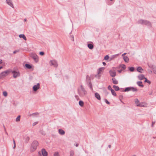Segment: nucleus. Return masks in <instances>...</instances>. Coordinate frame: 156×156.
<instances>
[{
	"mask_svg": "<svg viewBox=\"0 0 156 156\" xmlns=\"http://www.w3.org/2000/svg\"><path fill=\"white\" fill-rule=\"evenodd\" d=\"M80 89H78V93L80 97H83L87 94V91L82 85H80Z\"/></svg>",
	"mask_w": 156,
	"mask_h": 156,
	"instance_id": "1",
	"label": "nucleus"
},
{
	"mask_svg": "<svg viewBox=\"0 0 156 156\" xmlns=\"http://www.w3.org/2000/svg\"><path fill=\"white\" fill-rule=\"evenodd\" d=\"M137 23L139 24L145 25L150 27H152L151 23V22L145 20H139L137 21Z\"/></svg>",
	"mask_w": 156,
	"mask_h": 156,
	"instance_id": "2",
	"label": "nucleus"
},
{
	"mask_svg": "<svg viewBox=\"0 0 156 156\" xmlns=\"http://www.w3.org/2000/svg\"><path fill=\"white\" fill-rule=\"evenodd\" d=\"M39 145L38 142L37 140H34L31 143L30 146V151L33 152L37 149V147Z\"/></svg>",
	"mask_w": 156,
	"mask_h": 156,
	"instance_id": "3",
	"label": "nucleus"
},
{
	"mask_svg": "<svg viewBox=\"0 0 156 156\" xmlns=\"http://www.w3.org/2000/svg\"><path fill=\"white\" fill-rule=\"evenodd\" d=\"M11 69H9L7 70L2 72L0 73V79H1L5 77L11 73Z\"/></svg>",
	"mask_w": 156,
	"mask_h": 156,
	"instance_id": "4",
	"label": "nucleus"
},
{
	"mask_svg": "<svg viewBox=\"0 0 156 156\" xmlns=\"http://www.w3.org/2000/svg\"><path fill=\"white\" fill-rule=\"evenodd\" d=\"M11 73L13 74V76L14 78H16L17 77L20 76V73L19 71L17 72L14 70H12V69H11Z\"/></svg>",
	"mask_w": 156,
	"mask_h": 156,
	"instance_id": "5",
	"label": "nucleus"
},
{
	"mask_svg": "<svg viewBox=\"0 0 156 156\" xmlns=\"http://www.w3.org/2000/svg\"><path fill=\"white\" fill-rule=\"evenodd\" d=\"M105 69V68L104 67H101L99 68L98 70V74L95 75V77H96L98 76V78L99 79L101 76L100 75H99V74L101 73V72H102L104 71Z\"/></svg>",
	"mask_w": 156,
	"mask_h": 156,
	"instance_id": "6",
	"label": "nucleus"
},
{
	"mask_svg": "<svg viewBox=\"0 0 156 156\" xmlns=\"http://www.w3.org/2000/svg\"><path fill=\"white\" fill-rule=\"evenodd\" d=\"M51 66H53L54 67L57 68L58 66V64L56 61L55 60H51L50 62Z\"/></svg>",
	"mask_w": 156,
	"mask_h": 156,
	"instance_id": "7",
	"label": "nucleus"
},
{
	"mask_svg": "<svg viewBox=\"0 0 156 156\" xmlns=\"http://www.w3.org/2000/svg\"><path fill=\"white\" fill-rule=\"evenodd\" d=\"M24 67L26 69H32V70H33L34 69V67L30 64L26 63L25 64Z\"/></svg>",
	"mask_w": 156,
	"mask_h": 156,
	"instance_id": "8",
	"label": "nucleus"
},
{
	"mask_svg": "<svg viewBox=\"0 0 156 156\" xmlns=\"http://www.w3.org/2000/svg\"><path fill=\"white\" fill-rule=\"evenodd\" d=\"M40 88V84L39 83H37L36 85H34L33 87V90L34 91H36Z\"/></svg>",
	"mask_w": 156,
	"mask_h": 156,
	"instance_id": "9",
	"label": "nucleus"
},
{
	"mask_svg": "<svg viewBox=\"0 0 156 156\" xmlns=\"http://www.w3.org/2000/svg\"><path fill=\"white\" fill-rule=\"evenodd\" d=\"M31 57L33 58L34 61L36 62H38V57L37 55L35 54H33L31 55Z\"/></svg>",
	"mask_w": 156,
	"mask_h": 156,
	"instance_id": "10",
	"label": "nucleus"
},
{
	"mask_svg": "<svg viewBox=\"0 0 156 156\" xmlns=\"http://www.w3.org/2000/svg\"><path fill=\"white\" fill-rule=\"evenodd\" d=\"M42 154L43 156H47L48 154L44 148H42L41 150Z\"/></svg>",
	"mask_w": 156,
	"mask_h": 156,
	"instance_id": "11",
	"label": "nucleus"
},
{
	"mask_svg": "<svg viewBox=\"0 0 156 156\" xmlns=\"http://www.w3.org/2000/svg\"><path fill=\"white\" fill-rule=\"evenodd\" d=\"M109 73L112 77H115L116 76V72L115 71H113L112 70H110Z\"/></svg>",
	"mask_w": 156,
	"mask_h": 156,
	"instance_id": "12",
	"label": "nucleus"
},
{
	"mask_svg": "<svg viewBox=\"0 0 156 156\" xmlns=\"http://www.w3.org/2000/svg\"><path fill=\"white\" fill-rule=\"evenodd\" d=\"M121 90H121V92H128L129 91H131V87H126L124 89H123V88H121Z\"/></svg>",
	"mask_w": 156,
	"mask_h": 156,
	"instance_id": "13",
	"label": "nucleus"
},
{
	"mask_svg": "<svg viewBox=\"0 0 156 156\" xmlns=\"http://www.w3.org/2000/svg\"><path fill=\"white\" fill-rule=\"evenodd\" d=\"M6 3L12 8H14L13 5L11 0H6Z\"/></svg>",
	"mask_w": 156,
	"mask_h": 156,
	"instance_id": "14",
	"label": "nucleus"
},
{
	"mask_svg": "<svg viewBox=\"0 0 156 156\" xmlns=\"http://www.w3.org/2000/svg\"><path fill=\"white\" fill-rule=\"evenodd\" d=\"M87 47L90 49H92L94 47V44L92 42L87 44Z\"/></svg>",
	"mask_w": 156,
	"mask_h": 156,
	"instance_id": "15",
	"label": "nucleus"
},
{
	"mask_svg": "<svg viewBox=\"0 0 156 156\" xmlns=\"http://www.w3.org/2000/svg\"><path fill=\"white\" fill-rule=\"evenodd\" d=\"M121 68L122 69H123V70H125L126 68V66L124 64H120L119 65V66L117 67L118 69H119L120 68Z\"/></svg>",
	"mask_w": 156,
	"mask_h": 156,
	"instance_id": "16",
	"label": "nucleus"
},
{
	"mask_svg": "<svg viewBox=\"0 0 156 156\" xmlns=\"http://www.w3.org/2000/svg\"><path fill=\"white\" fill-rule=\"evenodd\" d=\"M95 97L98 100H100L101 98L99 94L97 92H96L94 94Z\"/></svg>",
	"mask_w": 156,
	"mask_h": 156,
	"instance_id": "17",
	"label": "nucleus"
},
{
	"mask_svg": "<svg viewBox=\"0 0 156 156\" xmlns=\"http://www.w3.org/2000/svg\"><path fill=\"white\" fill-rule=\"evenodd\" d=\"M138 77L140 80H143V79H145V78L144 75L143 74H140L138 76Z\"/></svg>",
	"mask_w": 156,
	"mask_h": 156,
	"instance_id": "18",
	"label": "nucleus"
},
{
	"mask_svg": "<svg viewBox=\"0 0 156 156\" xmlns=\"http://www.w3.org/2000/svg\"><path fill=\"white\" fill-rule=\"evenodd\" d=\"M136 70L137 71L140 73H142V71H144V70L140 66H138L137 67Z\"/></svg>",
	"mask_w": 156,
	"mask_h": 156,
	"instance_id": "19",
	"label": "nucleus"
},
{
	"mask_svg": "<svg viewBox=\"0 0 156 156\" xmlns=\"http://www.w3.org/2000/svg\"><path fill=\"white\" fill-rule=\"evenodd\" d=\"M58 133L61 135H63L65 134V131L63 129H59L58 130Z\"/></svg>",
	"mask_w": 156,
	"mask_h": 156,
	"instance_id": "20",
	"label": "nucleus"
},
{
	"mask_svg": "<svg viewBox=\"0 0 156 156\" xmlns=\"http://www.w3.org/2000/svg\"><path fill=\"white\" fill-rule=\"evenodd\" d=\"M139 102V100L138 99L136 98L135 100V103L136 104H137V106L139 107H142L143 106L141 104H137Z\"/></svg>",
	"mask_w": 156,
	"mask_h": 156,
	"instance_id": "21",
	"label": "nucleus"
},
{
	"mask_svg": "<svg viewBox=\"0 0 156 156\" xmlns=\"http://www.w3.org/2000/svg\"><path fill=\"white\" fill-rule=\"evenodd\" d=\"M19 36L20 38H23L25 41H26L27 40L26 37L24 34H20Z\"/></svg>",
	"mask_w": 156,
	"mask_h": 156,
	"instance_id": "22",
	"label": "nucleus"
},
{
	"mask_svg": "<svg viewBox=\"0 0 156 156\" xmlns=\"http://www.w3.org/2000/svg\"><path fill=\"white\" fill-rule=\"evenodd\" d=\"M112 83L114 84H116L118 83V81L114 77H113L112 78Z\"/></svg>",
	"mask_w": 156,
	"mask_h": 156,
	"instance_id": "23",
	"label": "nucleus"
},
{
	"mask_svg": "<svg viewBox=\"0 0 156 156\" xmlns=\"http://www.w3.org/2000/svg\"><path fill=\"white\" fill-rule=\"evenodd\" d=\"M137 84L140 87H143L144 85L142 84V82L141 81H138L137 82Z\"/></svg>",
	"mask_w": 156,
	"mask_h": 156,
	"instance_id": "24",
	"label": "nucleus"
},
{
	"mask_svg": "<svg viewBox=\"0 0 156 156\" xmlns=\"http://www.w3.org/2000/svg\"><path fill=\"white\" fill-rule=\"evenodd\" d=\"M123 59L124 61L126 62H128L129 60L128 57L127 56H124L123 57Z\"/></svg>",
	"mask_w": 156,
	"mask_h": 156,
	"instance_id": "25",
	"label": "nucleus"
},
{
	"mask_svg": "<svg viewBox=\"0 0 156 156\" xmlns=\"http://www.w3.org/2000/svg\"><path fill=\"white\" fill-rule=\"evenodd\" d=\"M113 87L114 88L115 90L116 91H118L120 90L119 87L117 86L114 85L113 86Z\"/></svg>",
	"mask_w": 156,
	"mask_h": 156,
	"instance_id": "26",
	"label": "nucleus"
},
{
	"mask_svg": "<svg viewBox=\"0 0 156 156\" xmlns=\"http://www.w3.org/2000/svg\"><path fill=\"white\" fill-rule=\"evenodd\" d=\"M131 91L133 92L137 91H138L137 89L135 87H131Z\"/></svg>",
	"mask_w": 156,
	"mask_h": 156,
	"instance_id": "27",
	"label": "nucleus"
},
{
	"mask_svg": "<svg viewBox=\"0 0 156 156\" xmlns=\"http://www.w3.org/2000/svg\"><path fill=\"white\" fill-rule=\"evenodd\" d=\"M128 69L130 71L133 72L134 71L135 68L133 67H128Z\"/></svg>",
	"mask_w": 156,
	"mask_h": 156,
	"instance_id": "28",
	"label": "nucleus"
},
{
	"mask_svg": "<svg viewBox=\"0 0 156 156\" xmlns=\"http://www.w3.org/2000/svg\"><path fill=\"white\" fill-rule=\"evenodd\" d=\"M79 105L81 107H83L84 106V102L82 100H80L79 102Z\"/></svg>",
	"mask_w": 156,
	"mask_h": 156,
	"instance_id": "29",
	"label": "nucleus"
},
{
	"mask_svg": "<svg viewBox=\"0 0 156 156\" xmlns=\"http://www.w3.org/2000/svg\"><path fill=\"white\" fill-rule=\"evenodd\" d=\"M148 66L149 68L152 69L155 66L154 65L152 64H148Z\"/></svg>",
	"mask_w": 156,
	"mask_h": 156,
	"instance_id": "30",
	"label": "nucleus"
},
{
	"mask_svg": "<svg viewBox=\"0 0 156 156\" xmlns=\"http://www.w3.org/2000/svg\"><path fill=\"white\" fill-rule=\"evenodd\" d=\"M86 79L87 81V82L90 83V82H91V80H90V78L89 76L88 75H87L86 76Z\"/></svg>",
	"mask_w": 156,
	"mask_h": 156,
	"instance_id": "31",
	"label": "nucleus"
},
{
	"mask_svg": "<svg viewBox=\"0 0 156 156\" xmlns=\"http://www.w3.org/2000/svg\"><path fill=\"white\" fill-rule=\"evenodd\" d=\"M30 139V138L29 136H27L25 138V143H27L29 141Z\"/></svg>",
	"mask_w": 156,
	"mask_h": 156,
	"instance_id": "32",
	"label": "nucleus"
},
{
	"mask_svg": "<svg viewBox=\"0 0 156 156\" xmlns=\"http://www.w3.org/2000/svg\"><path fill=\"white\" fill-rule=\"evenodd\" d=\"M144 79H145L144 82L145 83H148L149 84L151 83V82L150 80H148L147 78L145 77V78Z\"/></svg>",
	"mask_w": 156,
	"mask_h": 156,
	"instance_id": "33",
	"label": "nucleus"
},
{
	"mask_svg": "<svg viewBox=\"0 0 156 156\" xmlns=\"http://www.w3.org/2000/svg\"><path fill=\"white\" fill-rule=\"evenodd\" d=\"M111 93L112 94L115 96H117L116 94L115 91H114V90L113 89L111 91Z\"/></svg>",
	"mask_w": 156,
	"mask_h": 156,
	"instance_id": "34",
	"label": "nucleus"
},
{
	"mask_svg": "<svg viewBox=\"0 0 156 156\" xmlns=\"http://www.w3.org/2000/svg\"><path fill=\"white\" fill-rule=\"evenodd\" d=\"M21 116L20 115H19L16 118V122H18L20 121Z\"/></svg>",
	"mask_w": 156,
	"mask_h": 156,
	"instance_id": "35",
	"label": "nucleus"
},
{
	"mask_svg": "<svg viewBox=\"0 0 156 156\" xmlns=\"http://www.w3.org/2000/svg\"><path fill=\"white\" fill-rule=\"evenodd\" d=\"M109 58V56L108 55H105L104 58V59L106 60H108Z\"/></svg>",
	"mask_w": 156,
	"mask_h": 156,
	"instance_id": "36",
	"label": "nucleus"
},
{
	"mask_svg": "<svg viewBox=\"0 0 156 156\" xmlns=\"http://www.w3.org/2000/svg\"><path fill=\"white\" fill-rule=\"evenodd\" d=\"M3 94L4 96L6 97L8 95L7 92L6 91H4L3 92Z\"/></svg>",
	"mask_w": 156,
	"mask_h": 156,
	"instance_id": "37",
	"label": "nucleus"
},
{
	"mask_svg": "<svg viewBox=\"0 0 156 156\" xmlns=\"http://www.w3.org/2000/svg\"><path fill=\"white\" fill-rule=\"evenodd\" d=\"M74 155V151L72 150L70 152V156H73Z\"/></svg>",
	"mask_w": 156,
	"mask_h": 156,
	"instance_id": "38",
	"label": "nucleus"
},
{
	"mask_svg": "<svg viewBox=\"0 0 156 156\" xmlns=\"http://www.w3.org/2000/svg\"><path fill=\"white\" fill-rule=\"evenodd\" d=\"M70 38L71 40L73 41H74V37L73 35H70Z\"/></svg>",
	"mask_w": 156,
	"mask_h": 156,
	"instance_id": "39",
	"label": "nucleus"
},
{
	"mask_svg": "<svg viewBox=\"0 0 156 156\" xmlns=\"http://www.w3.org/2000/svg\"><path fill=\"white\" fill-rule=\"evenodd\" d=\"M53 156H59L58 152H55Z\"/></svg>",
	"mask_w": 156,
	"mask_h": 156,
	"instance_id": "40",
	"label": "nucleus"
},
{
	"mask_svg": "<svg viewBox=\"0 0 156 156\" xmlns=\"http://www.w3.org/2000/svg\"><path fill=\"white\" fill-rule=\"evenodd\" d=\"M104 101L107 104H108V105L110 104V102L109 101H108V100L107 99H105Z\"/></svg>",
	"mask_w": 156,
	"mask_h": 156,
	"instance_id": "41",
	"label": "nucleus"
},
{
	"mask_svg": "<svg viewBox=\"0 0 156 156\" xmlns=\"http://www.w3.org/2000/svg\"><path fill=\"white\" fill-rule=\"evenodd\" d=\"M152 70L153 71V73L156 74V66H155Z\"/></svg>",
	"mask_w": 156,
	"mask_h": 156,
	"instance_id": "42",
	"label": "nucleus"
},
{
	"mask_svg": "<svg viewBox=\"0 0 156 156\" xmlns=\"http://www.w3.org/2000/svg\"><path fill=\"white\" fill-rule=\"evenodd\" d=\"M89 86L90 89H92V86L91 82H90L88 84Z\"/></svg>",
	"mask_w": 156,
	"mask_h": 156,
	"instance_id": "43",
	"label": "nucleus"
},
{
	"mask_svg": "<svg viewBox=\"0 0 156 156\" xmlns=\"http://www.w3.org/2000/svg\"><path fill=\"white\" fill-rule=\"evenodd\" d=\"M119 98L120 100H122L123 98V96L122 95H120L119 96Z\"/></svg>",
	"mask_w": 156,
	"mask_h": 156,
	"instance_id": "44",
	"label": "nucleus"
},
{
	"mask_svg": "<svg viewBox=\"0 0 156 156\" xmlns=\"http://www.w3.org/2000/svg\"><path fill=\"white\" fill-rule=\"evenodd\" d=\"M108 90H110L111 91L112 90H113V89H112V87H111V86L110 85H109L108 86Z\"/></svg>",
	"mask_w": 156,
	"mask_h": 156,
	"instance_id": "45",
	"label": "nucleus"
},
{
	"mask_svg": "<svg viewBox=\"0 0 156 156\" xmlns=\"http://www.w3.org/2000/svg\"><path fill=\"white\" fill-rule=\"evenodd\" d=\"M39 115V113L38 112H35L34 113H32V114H31L30 115V116H31V115Z\"/></svg>",
	"mask_w": 156,
	"mask_h": 156,
	"instance_id": "46",
	"label": "nucleus"
},
{
	"mask_svg": "<svg viewBox=\"0 0 156 156\" xmlns=\"http://www.w3.org/2000/svg\"><path fill=\"white\" fill-rule=\"evenodd\" d=\"M118 54H117L115 55H113L112 56V58H111L110 59V61L112 60L114 58L115 56H118Z\"/></svg>",
	"mask_w": 156,
	"mask_h": 156,
	"instance_id": "47",
	"label": "nucleus"
},
{
	"mask_svg": "<svg viewBox=\"0 0 156 156\" xmlns=\"http://www.w3.org/2000/svg\"><path fill=\"white\" fill-rule=\"evenodd\" d=\"M39 54L41 55H42V56H43V55H44V52L43 51H40V52H39Z\"/></svg>",
	"mask_w": 156,
	"mask_h": 156,
	"instance_id": "48",
	"label": "nucleus"
},
{
	"mask_svg": "<svg viewBox=\"0 0 156 156\" xmlns=\"http://www.w3.org/2000/svg\"><path fill=\"white\" fill-rule=\"evenodd\" d=\"M19 51H20V50H15V51H13V53L14 54H16L17 52H19Z\"/></svg>",
	"mask_w": 156,
	"mask_h": 156,
	"instance_id": "49",
	"label": "nucleus"
},
{
	"mask_svg": "<svg viewBox=\"0 0 156 156\" xmlns=\"http://www.w3.org/2000/svg\"><path fill=\"white\" fill-rule=\"evenodd\" d=\"M38 123V122H34L33 123V126H35V125H37Z\"/></svg>",
	"mask_w": 156,
	"mask_h": 156,
	"instance_id": "50",
	"label": "nucleus"
},
{
	"mask_svg": "<svg viewBox=\"0 0 156 156\" xmlns=\"http://www.w3.org/2000/svg\"><path fill=\"white\" fill-rule=\"evenodd\" d=\"M152 93H153V90H151V91H149L148 92L149 94L150 95H152Z\"/></svg>",
	"mask_w": 156,
	"mask_h": 156,
	"instance_id": "51",
	"label": "nucleus"
},
{
	"mask_svg": "<svg viewBox=\"0 0 156 156\" xmlns=\"http://www.w3.org/2000/svg\"><path fill=\"white\" fill-rule=\"evenodd\" d=\"M155 121H154V122L152 121V123L151 126L152 127H153L154 126V125L155 124Z\"/></svg>",
	"mask_w": 156,
	"mask_h": 156,
	"instance_id": "52",
	"label": "nucleus"
},
{
	"mask_svg": "<svg viewBox=\"0 0 156 156\" xmlns=\"http://www.w3.org/2000/svg\"><path fill=\"white\" fill-rule=\"evenodd\" d=\"M123 71V69H121L120 70H118L117 71L119 73H121L122 72V71Z\"/></svg>",
	"mask_w": 156,
	"mask_h": 156,
	"instance_id": "53",
	"label": "nucleus"
},
{
	"mask_svg": "<svg viewBox=\"0 0 156 156\" xmlns=\"http://www.w3.org/2000/svg\"><path fill=\"white\" fill-rule=\"evenodd\" d=\"M41 134H42V135H45V132L43 131L41 133Z\"/></svg>",
	"mask_w": 156,
	"mask_h": 156,
	"instance_id": "54",
	"label": "nucleus"
},
{
	"mask_svg": "<svg viewBox=\"0 0 156 156\" xmlns=\"http://www.w3.org/2000/svg\"><path fill=\"white\" fill-rule=\"evenodd\" d=\"M102 64L104 66H105L106 65V63L105 62H103Z\"/></svg>",
	"mask_w": 156,
	"mask_h": 156,
	"instance_id": "55",
	"label": "nucleus"
},
{
	"mask_svg": "<svg viewBox=\"0 0 156 156\" xmlns=\"http://www.w3.org/2000/svg\"><path fill=\"white\" fill-rule=\"evenodd\" d=\"M13 141L14 144H16L15 141V140H14V139H13Z\"/></svg>",
	"mask_w": 156,
	"mask_h": 156,
	"instance_id": "56",
	"label": "nucleus"
},
{
	"mask_svg": "<svg viewBox=\"0 0 156 156\" xmlns=\"http://www.w3.org/2000/svg\"><path fill=\"white\" fill-rule=\"evenodd\" d=\"M16 147V144H14L13 147L14 149H15Z\"/></svg>",
	"mask_w": 156,
	"mask_h": 156,
	"instance_id": "57",
	"label": "nucleus"
},
{
	"mask_svg": "<svg viewBox=\"0 0 156 156\" xmlns=\"http://www.w3.org/2000/svg\"><path fill=\"white\" fill-rule=\"evenodd\" d=\"M79 146V144L78 143L76 144L75 145V146L76 147H78Z\"/></svg>",
	"mask_w": 156,
	"mask_h": 156,
	"instance_id": "58",
	"label": "nucleus"
},
{
	"mask_svg": "<svg viewBox=\"0 0 156 156\" xmlns=\"http://www.w3.org/2000/svg\"><path fill=\"white\" fill-rule=\"evenodd\" d=\"M75 97L76 99H77V98H78V96L77 95H75Z\"/></svg>",
	"mask_w": 156,
	"mask_h": 156,
	"instance_id": "59",
	"label": "nucleus"
},
{
	"mask_svg": "<svg viewBox=\"0 0 156 156\" xmlns=\"http://www.w3.org/2000/svg\"><path fill=\"white\" fill-rule=\"evenodd\" d=\"M2 60L0 59V64H2Z\"/></svg>",
	"mask_w": 156,
	"mask_h": 156,
	"instance_id": "60",
	"label": "nucleus"
},
{
	"mask_svg": "<svg viewBox=\"0 0 156 156\" xmlns=\"http://www.w3.org/2000/svg\"><path fill=\"white\" fill-rule=\"evenodd\" d=\"M38 154L39 155L41 156V154L40 151L38 152Z\"/></svg>",
	"mask_w": 156,
	"mask_h": 156,
	"instance_id": "61",
	"label": "nucleus"
},
{
	"mask_svg": "<svg viewBox=\"0 0 156 156\" xmlns=\"http://www.w3.org/2000/svg\"><path fill=\"white\" fill-rule=\"evenodd\" d=\"M148 71L150 72L151 73H152V71L151 70H148Z\"/></svg>",
	"mask_w": 156,
	"mask_h": 156,
	"instance_id": "62",
	"label": "nucleus"
},
{
	"mask_svg": "<svg viewBox=\"0 0 156 156\" xmlns=\"http://www.w3.org/2000/svg\"><path fill=\"white\" fill-rule=\"evenodd\" d=\"M108 147L110 148L111 147V145H109Z\"/></svg>",
	"mask_w": 156,
	"mask_h": 156,
	"instance_id": "63",
	"label": "nucleus"
},
{
	"mask_svg": "<svg viewBox=\"0 0 156 156\" xmlns=\"http://www.w3.org/2000/svg\"><path fill=\"white\" fill-rule=\"evenodd\" d=\"M3 127L4 128L5 131H6V129L4 125H3Z\"/></svg>",
	"mask_w": 156,
	"mask_h": 156,
	"instance_id": "64",
	"label": "nucleus"
}]
</instances>
